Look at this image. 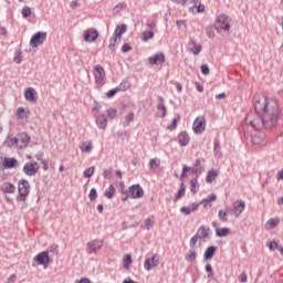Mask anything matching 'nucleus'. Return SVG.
Segmentation results:
<instances>
[{"label": "nucleus", "instance_id": "11", "mask_svg": "<svg viewBox=\"0 0 283 283\" xmlns=\"http://www.w3.org/2000/svg\"><path fill=\"white\" fill-rule=\"evenodd\" d=\"M245 209L247 202H244V200H237L232 207V216H234V218H238L239 216H242V213H244Z\"/></svg>", "mask_w": 283, "mask_h": 283}, {"label": "nucleus", "instance_id": "13", "mask_svg": "<svg viewBox=\"0 0 283 283\" xmlns=\"http://www.w3.org/2000/svg\"><path fill=\"white\" fill-rule=\"evenodd\" d=\"M34 261L38 262V264L41 266H44V269H48L50 264V254H48V251L40 252L34 256Z\"/></svg>", "mask_w": 283, "mask_h": 283}, {"label": "nucleus", "instance_id": "1", "mask_svg": "<svg viewBox=\"0 0 283 283\" xmlns=\"http://www.w3.org/2000/svg\"><path fill=\"white\" fill-rule=\"evenodd\" d=\"M254 109L256 117L249 114L245 117V125H250L255 132H262V129H272L277 125V118L280 111L277 108V102L266 98L264 95H256L254 97Z\"/></svg>", "mask_w": 283, "mask_h": 283}, {"label": "nucleus", "instance_id": "14", "mask_svg": "<svg viewBox=\"0 0 283 283\" xmlns=\"http://www.w3.org/2000/svg\"><path fill=\"white\" fill-rule=\"evenodd\" d=\"M205 127H206L205 117L202 116L197 117L192 124V130L195 132V134H202V132H205Z\"/></svg>", "mask_w": 283, "mask_h": 283}, {"label": "nucleus", "instance_id": "9", "mask_svg": "<svg viewBox=\"0 0 283 283\" xmlns=\"http://www.w3.org/2000/svg\"><path fill=\"white\" fill-rule=\"evenodd\" d=\"M39 169H41V166H39V163L36 161H28L24 164L22 171L25 174V176H34L35 174H39Z\"/></svg>", "mask_w": 283, "mask_h": 283}, {"label": "nucleus", "instance_id": "48", "mask_svg": "<svg viewBox=\"0 0 283 283\" xmlns=\"http://www.w3.org/2000/svg\"><path fill=\"white\" fill-rule=\"evenodd\" d=\"M95 168L94 166L88 167L84 170V178H92L94 176Z\"/></svg>", "mask_w": 283, "mask_h": 283}, {"label": "nucleus", "instance_id": "46", "mask_svg": "<svg viewBox=\"0 0 283 283\" xmlns=\"http://www.w3.org/2000/svg\"><path fill=\"white\" fill-rule=\"evenodd\" d=\"M214 157L222 158V150H220V143H214Z\"/></svg>", "mask_w": 283, "mask_h": 283}, {"label": "nucleus", "instance_id": "36", "mask_svg": "<svg viewBox=\"0 0 283 283\" xmlns=\"http://www.w3.org/2000/svg\"><path fill=\"white\" fill-rule=\"evenodd\" d=\"M197 258L196 249H189L188 254H186V262H193Z\"/></svg>", "mask_w": 283, "mask_h": 283}, {"label": "nucleus", "instance_id": "26", "mask_svg": "<svg viewBox=\"0 0 283 283\" xmlns=\"http://www.w3.org/2000/svg\"><path fill=\"white\" fill-rule=\"evenodd\" d=\"M209 228L201 226L197 231V237H199V240H203V238H209Z\"/></svg>", "mask_w": 283, "mask_h": 283}, {"label": "nucleus", "instance_id": "32", "mask_svg": "<svg viewBox=\"0 0 283 283\" xmlns=\"http://www.w3.org/2000/svg\"><path fill=\"white\" fill-rule=\"evenodd\" d=\"M115 195H116V188H114V185H111V186L104 191V196H105V198H108V200H112Z\"/></svg>", "mask_w": 283, "mask_h": 283}, {"label": "nucleus", "instance_id": "52", "mask_svg": "<svg viewBox=\"0 0 283 283\" xmlns=\"http://www.w3.org/2000/svg\"><path fill=\"white\" fill-rule=\"evenodd\" d=\"M178 120H180V116L174 118L171 125L167 126V129L174 132V129H176V126L178 125Z\"/></svg>", "mask_w": 283, "mask_h": 283}, {"label": "nucleus", "instance_id": "51", "mask_svg": "<svg viewBox=\"0 0 283 283\" xmlns=\"http://www.w3.org/2000/svg\"><path fill=\"white\" fill-rule=\"evenodd\" d=\"M46 251L48 254L53 253V255H59V245H50Z\"/></svg>", "mask_w": 283, "mask_h": 283}, {"label": "nucleus", "instance_id": "42", "mask_svg": "<svg viewBox=\"0 0 283 283\" xmlns=\"http://www.w3.org/2000/svg\"><path fill=\"white\" fill-rule=\"evenodd\" d=\"M182 171L184 174H187V171H192V174H202V170L199 168H191V167H187L186 165L182 166Z\"/></svg>", "mask_w": 283, "mask_h": 283}, {"label": "nucleus", "instance_id": "20", "mask_svg": "<svg viewBox=\"0 0 283 283\" xmlns=\"http://www.w3.org/2000/svg\"><path fill=\"white\" fill-rule=\"evenodd\" d=\"M17 165H19V161L17 160V158H14V157H12V158L4 157V159H3V169H14V167H17Z\"/></svg>", "mask_w": 283, "mask_h": 283}, {"label": "nucleus", "instance_id": "29", "mask_svg": "<svg viewBox=\"0 0 283 283\" xmlns=\"http://www.w3.org/2000/svg\"><path fill=\"white\" fill-rule=\"evenodd\" d=\"M218 218L220 222H229V208H226V210H219Z\"/></svg>", "mask_w": 283, "mask_h": 283}, {"label": "nucleus", "instance_id": "50", "mask_svg": "<svg viewBox=\"0 0 283 283\" xmlns=\"http://www.w3.org/2000/svg\"><path fill=\"white\" fill-rule=\"evenodd\" d=\"M88 198L91 200V202H94V200H96V198H98V192L96 191L95 188H92L90 193H88Z\"/></svg>", "mask_w": 283, "mask_h": 283}, {"label": "nucleus", "instance_id": "38", "mask_svg": "<svg viewBox=\"0 0 283 283\" xmlns=\"http://www.w3.org/2000/svg\"><path fill=\"white\" fill-rule=\"evenodd\" d=\"M134 113H128L124 118L123 127H129L130 123H134Z\"/></svg>", "mask_w": 283, "mask_h": 283}, {"label": "nucleus", "instance_id": "19", "mask_svg": "<svg viewBox=\"0 0 283 283\" xmlns=\"http://www.w3.org/2000/svg\"><path fill=\"white\" fill-rule=\"evenodd\" d=\"M148 63L150 65H163V63H165V54L157 53V54L148 57Z\"/></svg>", "mask_w": 283, "mask_h": 283}, {"label": "nucleus", "instance_id": "60", "mask_svg": "<svg viewBox=\"0 0 283 283\" xmlns=\"http://www.w3.org/2000/svg\"><path fill=\"white\" fill-rule=\"evenodd\" d=\"M206 34H207L208 39H213L216 36V33L213 32V29H211V28L207 29Z\"/></svg>", "mask_w": 283, "mask_h": 283}, {"label": "nucleus", "instance_id": "34", "mask_svg": "<svg viewBox=\"0 0 283 283\" xmlns=\"http://www.w3.org/2000/svg\"><path fill=\"white\" fill-rule=\"evenodd\" d=\"M216 193L209 195L207 198L202 199L201 205H203V208L207 209L210 202H213L217 200Z\"/></svg>", "mask_w": 283, "mask_h": 283}, {"label": "nucleus", "instance_id": "44", "mask_svg": "<svg viewBox=\"0 0 283 283\" xmlns=\"http://www.w3.org/2000/svg\"><path fill=\"white\" fill-rule=\"evenodd\" d=\"M15 116L19 120H23L25 118V108L19 107L17 109Z\"/></svg>", "mask_w": 283, "mask_h": 283}, {"label": "nucleus", "instance_id": "57", "mask_svg": "<svg viewBox=\"0 0 283 283\" xmlns=\"http://www.w3.org/2000/svg\"><path fill=\"white\" fill-rule=\"evenodd\" d=\"M106 114H107L108 118H116V109L115 108L107 109Z\"/></svg>", "mask_w": 283, "mask_h": 283}, {"label": "nucleus", "instance_id": "7", "mask_svg": "<svg viewBox=\"0 0 283 283\" xmlns=\"http://www.w3.org/2000/svg\"><path fill=\"white\" fill-rule=\"evenodd\" d=\"M104 241L101 239H94L86 243V253L88 255L96 254V252L103 249Z\"/></svg>", "mask_w": 283, "mask_h": 283}, {"label": "nucleus", "instance_id": "31", "mask_svg": "<svg viewBox=\"0 0 283 283\" xmlns=\"http://www.w3.org/2000/svg\"><path fill=\"white\" fill-rule=\"evenodd\" d=\"M231 233V230L229 228H217L216 229V235L218 238H227Z\"/></svg>", "mask_w": 283, "mask_h": 283}, {"label": "nucleus", "instance_id": "62", "mask_svg": "<svg viewBox=\"0 0 283 283\" xmlns=\"http://www.w3.org/2000/svg\"><path fill=\"white\" fill-rule=\"evenodd\" d=\"M103 176L106 180H109L112 178V170L105 169Z\"/></svg>", "mask_w": 283, "mask_h": 283}, {"label": "nucleus", "instance_id": "25", "mask_svg": "<svg viewBox=\"0 0 283 283\" xmlns=\"http://www.w3.org/2000/svg\"><path fill=\"white\" fill-rule=\"evenodd\" d=\"M189 45H192V49L190 50V52H192V54H195V56H198V54H200V52H202V45L197 44L195 40H190Z\"/></svg>", "mask_w": 283, "mask_h": 283}, {"label": "nucleus", "instance_id": "16", "mask_svg": "<svg viewBox=\"0 0 283 283\" xmlns=\"http://www.w3.org/2000/svg\"><path fill=\"white\" fill-rule=\"evenodd\" d=\"M24 98L29 103H36V99H38L36 90H34L33 87L25 88V91H24Z\"/></svg>", "mask_w": 283, "mask_h": 283}, {"label": "nucleus", "instance_id": "45", "mask_svg": "<svg viewBox=\"0 0 283 283\" xmlns=\"http://www.w3.org/2000/svg\"><path fill=\"white\" fill-rule=\"evenodd\" d=\"M148 167L149 169H158L160 167V161L158 159H150Z\"/></svg>", "mask_w": 283, "mask_h": 283}, {"label": "nucleus", "instance_id": "21", "mask_svg": "<svg viewBox=\"0 0 283 283\" xmlns=\"http://www.w3.org/2000/svg\"><path fill=\"white\" fill-rule=\"evenodd\" d=\"M178 140H179L180 147H187V145H189V140H191V138L189 137V134L184 130V132L179 133Z\"/></svg>", "mask_w": 283, "mask_h": 283}, {"label": "nucleus", "instance_id": "23", "mask_svg": "<svg viewBox=\"0 0 283 283\" xmlns=\"http://www.w3.org/2000/svg\"><path fill=\"white\" fill-rule=\"evenodd\" d=\"M96 125L98 129H106L107 127V117L105 115H98L96 117Z\"/></svg>", "mask_w": 283, "mask_h": 283}, {"label": "nucleus", "instance_id": "15", "mask_svg": "<svg viewBox=\"0 0 283 283\" xmlns=\"http://www.w3.org/2000/svg\"><path fill=\"white\" fill-rule=\"evenodd\" d=\"M94 76H95V83L97 85H103V81H105V69H103V66L101 65H95Z\"/></svg>", "mask_w": 283, "mask_h": 283}, {"label": "nucleus", "instance_id": "55", "mask_svg": "<svg viewBox=\"0 0 283 283\" xmlns=\"http://www.w3.org/2000/svg\"><path fill=\"white\" fill-rule=\"evenodd\" d=\"M200 69H201V73H202L205 76H209V73H210L209 65L202 64V65L200 66Z\"/></svg>", "mask_w": 283, "mask_h": 283}, {"label": "nucleus", "instance_id": "37", "mask_svg": "<svg viewBox=\"0 0 283 283\" xmlns=\"http://www.w3.org/2000/svg\"><path fill=\"white\" fill-rule=\"evenodd\" d=\"M218 178V172L216 170H209L206 177V182L211 184Z\"/></svg>", "mask_w": 283, "mask_h": 283}, {"label": "nucleus", "instance_id": "2", "mask_svg": "<svg viewBox=\"0 0 283 283\" xmlns=\"http://www.w3.org/2000/svg\"><path fill=\"white\" fill-rule=\"evenodd\" d=\"M214 30L221 36H229V31L231 30V17L220 14L214 22Z\"/></svg>", "mask_w": 283, "mask_h": 283}, {"label": "nucleus", "instance_id": "43", "mask_svg": "<svg viewBox=\"0 0 283 283\" xmlns=\"http://www.w3.org/2000/svg\"><path fill=\"white\" fill-rule=\"evenodd\" d=\"M197 187H198V179L197 178L191 179L190 180V191L192 193H198Z\"/></svg>", "mask_w": 283, "mask_h": 283}, {"label": "nucleus", "instance_id": "49", "mask_svg": "<svg viewBox=\"0 0 283 283\" xmlns=\"http://www.w3.org/2000/svg\"><path fill=\"white\" fill-rule=\"evenodd\" d=\"M125 8H127V3L125 2H119L117 6L114 7V12H116V14H118L120 12V10H125Z\"/></svg>", "mask_w": 283, "mask_h": 283}, {"label": "nucleus", "instance_id": "64", "mask_svg": "<svg viewBox=\"0 0 283 283\" xmlns=\"http://www.w3.org/2000/svg\"><path fill=\"white\" fill-rule=\"evenodd\" d=\"M239 282H241V283L247 282V273L243 272V273L240 274Z\"/></svg>", "mask_w": 283, "mask_h": 283}, {"label": "nucleus", "instance_id": "4", "mask_svg": "<svg viewBox=\"0 0 283 283\" xmlns=\"http://www.w3.org/2000/svg\"><path fill=\"white\" fill-rule=\"evenodd\" d=\"M177 6H182L188 8L190 12L197 10V12H202L205 10V4H198V0H172Z\"/></svg>", "mask_w": 283, "mask_h": 283}, {"label": "nucleus", "instance_id": "8", "mask_svg": "<svg viewBox=\"0 0 283 283\" xmlns=\"http://www.w3.org/2000/svg\"><path fill=\"white\" fill-rule=\"evenodd\" d=\"M48 40V32H36L31 36L30 45L31 48H39V45H43Z\"/></svg>", "mask_w": 283, "mask_h": 283}, {"label": "nucleus", "instance_id": "3", "mask_svg": "<svg viewBox=\"0 0 283 283\" xmlns=\"http://www.w3.org/2000/svg\"><path fill=\"white\" fill-rule=\"evenodd\" d=\"M125 32H127V24L117 25L113 36L109 40L108 49L112 52H116V45L120 43V40L123 39V35L125 34Z\"/></svg>", "mask_w": 283, "mask_h": 283}, {"label": "nucleus", "instance_id": "28", "mask_svg": "<svg viewBox=\"0 0 283 283\" xmlns=\"http://www.w3.org/2000/svg\"><path fill=\"white\" fill-rule=\"evenodd\" d=\"M80 149L83 154H90V151H92V149H94V146H92V143H90V142H83L80 145Z\"/></svg>", "mask_w": 283, "mask_h": 283}, {"label": "nucleus", "instance_id": "56", "mask_svg": "<svg viewBox=\"0 0 283 283\" xmlns=\"http://www.w3.org/2000/svg\"><path fill=\"white\" fill-rule=\"evenodd\" d=\"M117 92H119V91H118V86L115 87V88H113V90H111V91H108V92L106 93L107 98H112L113 96H116V93H117Z\"/></svg>", "mask_w": 283, "mask_h": 283}, {"label": "nucleus", "instance_id": "12", "mask_svg": "<svg viewBox=\"0 0 283 283\" xmlns=\"http://www.w3.org/2000/svg\"><path fill=\"white\" fill-rule=\"evenodd\" d=\"M160 262V256L158 254H154L151 258L145 260L144 269L146 271H151V269H156Z\"/></svg>", "mask_w": 283, "mask_h": 283}, {"label": "nucleus", "instance_id": "47", "mask_svg": "<svg viewBox=\"0 0 283 283\" xmlns=\"http://www.w3.org/2000/svg\"><path fill=\"white\" fill-rule=\"evenodd\" d=\"M21 14L24 19H28V17L32 15V9H30V7H24L21 10Z\"/></svg>", "mask_w": 283, "mask_h": 283}, {"label": "nucleus", "instance_id": "59", "mask_svg": "<svg viewBox=\"0 0 283 283\" xmlns=\"http://www.w3.org/2000/svg\"><path fill=\"white\" fill-rule=\"evenodd\" d=\"M180 213H184V216H190L191 210H190L189 206L188 207H181L180 208Z\"/></svg>", "mask_w": 283, "mask_h": 283}, {"label": "nucleus", "instance_id": "53", "mask_svg": "<svg viewBox=\"0 0 283 283\" xmlns=\"http://www.w3.org/2000/svg\"><path fill=\"white\" fill-rule=\"evenodd\" d=\"M145 224V229L147 231H149V229H151V227H154V220L151 218H148L144 221Z\"/></svg>", "mask_w": 283, "mask_h": 283}, {"label": "nucleus", "instance_id": "40", "mask_svg": "<svg viewBox=\"0 0 283 283\" xmlns=\"http://www.w3.org/2000/svg\"><path fill=\"white\" fill-rule=\"evenodd\" d=\"M150 39H154V31H144L142 33V41H144L145 43H147V41H149Z\"/></svg>", "mask_w": 283, "mask_h": 283}, {"label": "nucleus", "instance_id": "39", "mask_svg": "<svg viewBox=\"0 0 283 283\" xmlns=\"http://www.w3.org/2000/svg\"><path fill=\"white\" fill-rule=\"evenodd\" d=\"M123 262H124V269L126 271H129V266H132V262H133L132 254H125Z\"/></svg>", "mask_w": 283, "mask_h": 283}, {"label": "nucleus", "instance_id": "18", "mask_svg": "<svg viewBox=\"0 0 283 283\" xmlns=\"http://www.w3.org/2000/svg\"><path fill=\"white\" fill-rule=\"evenodd\" d=\"M158 105H157V115L159 118H165L167 116V107L165 106V99L163 96L158 97Z\"/></svg>", "mask_w": 283, "mask_h": 283}, {"label": "nucleus", "instance_id": "41", "mask_svg": "<svg viewBox=\"0 0 283 283\" xmlns=\"http://www.w3.org/2000/svg\"><path fill=\"white\" fill-rule=\"evenodd\" d=\"M182 196H185V184L180 185V188H179L177 195L175 196L174 202H178V200H180V198H182Z\"/></svg>", "mask_w": 283, "mask_h": 283}, {"label": "nucleus", "instance_id": "33", "mask_svg": "<svg viewBox=\"0 0 283 283\" xmlns=\"http://www.w3.org/2000/svg\"><path fill=\"white\" fill-rule=\"evenodd\" d=\"M280 224V220L277 219H269L265 223L266 231H271V229H275Z\"/></svg>", "mask_w": 283, "mask_h": 283}, {"label": "nucleus", "instance_id": "35", "mask_svg": "<svg viewBox=\"0 0 283 283\" xmlns=\"http://www.w3.org/2000/svg\"><path fill=\"white\" fill-rule=\"evenodd\" d=\"M23 52L21 49H17L13 56V63H17V65H20V63L23 61Z\"/></svg>", "mask_w": 283, "mask_h": 283}, {"label": "nucleus", "instance_id": "10", "mask_svg": "<svg viewBox=\"0 0 283 283\" xmlns=\"http://www.w3.org/2000/svg\"><path fill=\"white\" fill-rule=\"evenodd\" d=\"M83 39L86 43H94L98 39V31L90 28L83 32Z\"/></svg>", "mask_w": 283, "mask_h": 283}, {"label": "nucleus", "instance_id": "63", "mask_svg": "<svg viewBox=\"0 0 283 283\" xmlns=\"http://www.w3.org/2000/svg\"><path fill=\"white\" fill-rule=\"evenodd\" d=\"M122 52H124V53L132 52V48L129 46L128 43H126L122 46Z\"/></svg>", "mask_w": 283, "mask_h": 283}, {"label": "nucleus", "instance_id": "22", "mask_svg": "<svg viewBox=\"0 0 283 283\" xmlns=\"http://www.w3.org/2000/svg\"><path fill=\"white\" fill-rule=\"evenodd\" d=\"M217 251H218V247L216 245L208 247L203 253L205 260H211L213 255H216Z\"/></svg>", "mask_w": 283, "mask_h": 283}, {"label": "nucleus", "instance_id": "61", "mask_svg": "<svg viewBox=\"0 0 283 283\" xmlns=\"http://www.w3.org/2000/svg\"><path fill=\"white\" fill-rule=\"evenodd\" d=\"M198 207H200V205L198 203H191L190 206H188V208L190 209V213H193V211H198Z\"/></svg>", "mask_w": 283, "mask_h": 283}, {"label": "nucleus", "instance_id": "30", "mask_svg": "<svg viewBox=\"0 0 283 283\" xmlns=\"http://www.w3.org/2000/svg\"><path fill=\"white\" fill-rule=\"evenodd\" d=\"M132 87V82L129 80H123L122 83L117 86L119 92H127Z\"/></svg>", "mask_w": 283, "mask_h": 283}, {"label": "nucleus", "instance_id": "24", "mask_svg": "<svg viewBox=\"0 0 283 283\" xmlns=\"http://www.w3.org/2000/svg\"><path fill=\"white\" fill-rule=\"evenodd\" d=\"M1 191H3V193H14V191H17V187L11 182H4L1 186Z\"/></svg>", "mask_w": 283, "mask_h": 283}, {"label": "nucleus", "instance_id": "27", "mask_svg": "<svg viewBox=\"0 0 283 283\" xmlns=\"http://www.w3.org/2000/svg\"><path fill=\"white\" fill-rule=\"evenodd\" d=\"M251 140H252L253 145H262V143H264V134L256 133V134L252 135Z\"/></svg>", "mask_w": 283, "mask_h": 283}, {"label": "nucleus", "instance_id": "54", "mask_svg": "<svg viewBox=\"0 0 283 283\" xmlns=\"http://www.w3.org/2000/svg\"><path fill=\"white\" fill-rule=\"evenodd\" d=\"M200 239V237L198 234L193 235L190 239V248L191 249H196V244L198 243V240Z\"/></svg>", "mask_w": 283, "mask_h": 283}, {"label": "nucleus", "instance_id": "17", "mask_svg": "<svg viewBox=\"0 0 283 283\" xmlns=\"http://www.w3.org/2000/svg\"><path fill=\"white\" fill-rule=\"evenodd\" d=\"M128 195L136 199V198H143L144 196V191L143 188L140 187V185H134L129 188L128 190Z\"/></svg>", "mask_w": 283, "mask_h": 283}, {"label": "nucleus", "instance_id": "6", "mask_svg": "<svg viewBox=\"0 0 283 283\" xmlns=\"http://www.w3.org/2000/svg\"><path fill=\"white\" fill-rule=\"evenodd\" d=\"M11 145H15L18 149H25L30 145V136L27 133H20L17 137L11 138Z\"/></svg>", "mask_w": 283, "mask_h": 283}, {"label": "nucleus", "instance_id": "5", "mask_svg": "<svg viewBox=\"0 0 283 283\" xmlns=\"http://www.w3.org/2000/svg\"><path fill=\"white\" fill-rule=\"evenodd\" d=\"M18 191L19 196L17 200L19 202H25V198L30 196V181L22 179L18 182Z\"/></svg>", "mask_w": 283, "mask_h": 283}, {"label": "nucleus", "instance_id": "58", "mask_svg": "<svg viewBox=\"0 0 283 283\" xmlns=\"http://www.w3.org/2000/svg\"><path fill=\"white\" fill-rule=\"evenodd\" d=\"M268 247L270 249V251H275V249H277V242L275 240L271 241L270 243H268Z\"/></svg>", "mask_w": 283, "mask_h": 283}]
</instances>
